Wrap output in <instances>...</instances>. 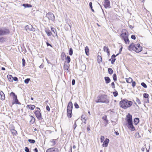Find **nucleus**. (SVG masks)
I'll return each mask as SVG.
<instances>
[{
    "label": "nucleus",
    "instance_id": "nucleus-55",
    "mask_svg": "<svg viewBox=\"0 0 152 152\" xmlns=\"http://www.w3.org/2000/svg\"><path fill=\"white\" fill-rule=\"evenodd\" d=\"M76 126H77V125L76 124V121L73 126V127L74 129H75Z\"/></svg>",
    "mask_w": 152,
    "mask_h": 152
},
{
    "label": "nucleus",
    "instance_id": "nucleus-34",
    "mask_svg": "<svg viewBox=\"0 0 152 152\" xmlns=\"http://www.w3.org/2000/svg\"><path fill=\"white\" fill-rule=\"evenodd\" d=\"M103 50H104V52H107L108 51H109V49H108V47H106V46H105L104 47Z\"/></svg>",
    "mask_w": 152,
    "mask_h": 152
},
{
    "label": "nucleus",
    "instance_id": "nucleus-5",
    "mask_svg": "<svg viewBox=\"0 0 152 152\" xmlns=\"http://www.w3.org/2000/svg\"><path fill=\"white\" fill-rule=\"evenodd\" d=\"M47 17L49 20L53 21L55 20V16L51 12H49L47 14Z\"/></svg>",
    "mask_w": 152,
    "mask_h": 152
},
{
    "label": "nucleus",
    "instance_id": "nucleus-40",
    "mask_svg": "<svg viewBox=\"0 0 152 152\" xmlns=\"http://www.w3.org/2000/svg\"><path fill=\"white\" fill-rule=\"evenodd\" d=\"M69 55L70 56L72 55L73 54V50L72 48H70L69 50Z\"/></svg>",
    "mask_w": 152,
    "mask_h": 152
},
{
    "label": "nucleus",
    "instance_id": "nucleus-21",
    "mask_svg": "<svg viewBox=\"0 0 152 152\" xmlns=\"http://www.w3.org/2000/svg\"><path fill=\"white\" fill-rule=\"evenodd\" d=\"M30 124H32L34 123V122L35 121V118H34V117H33L32 116H31L30 117Z\"/></svg>",
    "mask_w": 152,
    "mask_h": 152
},
{
    "label": "nucleus",
    "instance_id": "nucleus-18",
    "mask_svg": "<svg viewBox=\"0 0 152 152\" xmlns=\"http://www.w3.org/2000/svg\"><path fill=\"white\" fill-rule=\"evenodd\" d=\"M46 152H57L55 148H51L48 149Z\"/></svg>",
    "mask_w": 152,
    "mask_h": 152
},
{
    "label": "nucleus",
    "instance_id": "nucleus-50",
    "mask_svg": "<svg viewBox=\"0 0 152 152\" xmlns=\"http://www.w3.org/2000/svg\"><path fill=\"white\" fill-rule=\"evenodd\" d=\"M51 142L52 143V145H54L56 144L55 141V140H53L51 141Z\"/></svg>",
    "mask_w": 152,
    "mask_h": 152
},
{
    "label": "nucleus",
    "instance_id": "nucleus-6",
    "mask_svg": "<svg viewBox=\"0 0 152 152\" xmlns=\"http://www.w3.org/2000/svg\"><path fill=\"white\" fill-rule=\"evenodd\" d=\"M135 50H134V51L136 52L137 53H139L142 50V48L140 46L139 44H136L135 45Z\"/></svg>",
    "mask_w": 152,
    "mask_h": 152
},
{
    "label": "nucleus",
    "instance_id": "nucleus-57",
    "mask_svg": "<svg viewBox=\"0 0 152 152\" xmlns=\"http://www.w3.org/2000/svg\"><path fill=\"white\" fill-rule=\"evenodd\" d=\"M89 5L90 7L91 8H92V3L91 2H90L89 3Z\"/></svg>",
    "mask_w": 152,
    "mask_h": 152
},
{
    "label": "nucleus",
    "instance_id": "nucleus-19",
    "mask_svg": "<svg viewBox=\"0 0 152 152\" xmlns=\"http://www.w3.org/2000/svg\"><path fill=\"white\" fill-rule=\"evenodd\" d=\"M85 50L86 54L87 56H88L89 54V49L88 47L87 46H86L85 47Z\"/></svg>",
    "mask_w": 152,
    "mask_h": 152
},
{
    "label": "nucleus",
    "instance_id": "nucleus-38",
    "mask_svg": "<svg viewBox=\"0 0 152 152\" xmlns=\"http://www.w3.org/2000/svg\"><path fill=\"white\" fill-rule=\"evenodd\" d=\"M135 100L139 104H141V102L140 100L137 97L135 98Z\"/></svg>",
    "mask_w": 152,
    "mask_h": 152
},
{
    "label": "nucleus",
    "instance_id": "nucleus-42",
    "mask_svg": "<svg viewBox=\"0 0 152 152\" xmlns=\"http://www.w3.org/2000/svg\"><path fill=\"white\" fill-rule=\"evenodd\" d=\"M28 141L29 142L32 143H34L35 142L34 140L29 139Z\"/></svg>",
    "mask_w": 152,
    "mask_h": 152
},
{
    "label": "nucleus",
    "instance_id": "nucleus-25",
    "mask_svg": "<svg viewBox=\"0 0 152 152\" xmlns=\"http://www.w3.org/2000/svg\"><path fill=\"white\" fill-rule=\"evenodd\" d=\"M45 32L48 36H51L52 34V33L48 29H46L45 30Z\"/></svg>",
    "mask_w": 152,
    "mask_h": 152
},
{
    "label": "nucleus",
    "instance_id": "nucleus-33",
    "mask_svg": "<svg viewBox=\"0 0 152 152\" xmlns=\"http://www.w3.org/2000/svg\"><path fill=\"white\" fill-rule=\"evenodd\" d=\"M108 72L109 73L110 75L112 74L113 73V71L111 68H109L108 69Z\"/></svg>",
    "mask_w": 152,
    "mask_h": 152
},
{
    "label": "nucleus",
    "instance_id": "nucleus-59",
    "mask_svg": "<svg viewBox=\"0 0 152 152\" xmlns=\"http://www.w3.org/2000/svg\"><path fill=\"white\" fill-rule=\"evenodd\" d=\"M46 109L47 110L49 111L50 110V108L48 106H47L46 107Z\"/></svg>",
    "mask_w": 152,
    "mask_h": 152
},
{
    "label": "nucleus",
    "instance_id": "nucleus-17",
    "mask_svg": "<svg viewBox=\"0 0 152 152\" xmlns=\"http://www.w3.org/2000/svg\"><path fill=\"white\" fill-rule=\"evenodd\" d=\"M0 95L1 96V99L2 100H4L5 99V97L4 94L2 91L0 92Z\"/></svg>",
    "mask_w": 152,
    "mask_h": 152
},
{
    "label": "nucleus",
    "instance_id": "nucleus-23",
    "mask_svg": "<svg viewBox=\"0 0 152 152\" xmlns=\"http://www.w3.org/2000/svg\"><path fill=\"white\" fill-rule=\"evenodd\" d=\"M7 78L9 80L10 82H12L13 80V77L11 75H8L7 76Z\"/></svg>",
    "mask_w": 152,
    "mask_h": 152
},
{
    "label": "nucleus",
    "instance_id": "nucleus-35",
    "mask_svg": "<svg viewBox=\"0 0 152 152\" xmlns=\"http://www.w3.org/2000/svg\"><path fill=\"white\" fill-rule=\"evenodd\" d=\"M135 136L136 138H139L141 137L139 133L137 132L135 134Z\"/></svg>",
    "mask_w": 152,
    "mask_h": 152
},
{
    "label": "nucleus",
    "instance_id": "nucleus-24",
    "mask_svg": "<svg viewBox=\"0 0 152 152\" xmlns=\"http://www.w3.org/2000/svg\"><path fill=\"white\" fill-rule=\"evenodd\" d=\"M51 31L55 34V36L58 37V35L56 33V30L53 27H51Z\"/></svg>",
    "mask_w": 152,
    "mask_h": 152
},
{
    "label": "nucleus",
    "instance_id": "nucleus-49",
    "mask_svg": "<svg viewBox=\"0 0 152 152\" xmlns=\"http://www.w3.org/2000/svg\"><path fill=\"white\" fill-rule=\"evenodd\" d=\"M25 151L26 152H29V149L27 147H26L25 148Z\"/></svg>",
    "mask_w": 152,
    "mask_h": 152
},
{
    "label": "nucleus",
    "instance_id": "nucleus-54",
    "mask_svg": "<svg viewBox=\"0 0 152 152\" xmlns=\"http://www.w3.org/2000/svg\"><path fill=\"white\" fill-rule=\"evenodd\" d=\"M115 60H116L115 58H113V59H112V60L111 61V63L112 64H113L114 62H115Z\"/></svg>",
    "mask_w": 152,
    "mask_h": 152
},
{
    "label": "nucleus",
    "instance_id": "nucleus-28",
    "mask_svg": "<svg viewBox=\"0 0 152 152\" xmlns=\"http://www.w3.org/2000/svg\"><path fill=\"white\" fill-rule=\"evenodd\" d=\"M132 79L131 77L126 79V82L128 83H131L132 81Z\"/></svg>",
    "mask_w": 152,
    "mask_h": 152
},
{
    "label": "nucleus",
    "instance_id": "nucleus-30",
    "mask_svg": "<svg viewBox=\"0 0 152 152\" xmlns=\"http://www.w3.org/2000/svg\"><path fill=\"white\" fill-rule=\"evenodd\" d=\"M139 119L138 118H136L134 120V123L135 125H136L139 122Z\"/></svg>",
    "mask_w": 152,
    "mask_h": 152
},
{
    "label": "nucleus",
    "instance_id": "nucleus-47",
    "mask_svg": "<svg viewBox=\"0 0 152 152\" xmlns=\"http://www.w3.org/2000/svg\"><path fill=\"white\" fill-rule=\"evenodd\" d=\"M22 64L23 66H25V60L24 58H23L22 59Z\"/></svg>",
    "mask_w": 152,
    "mask_h": 152
},
{
    "label": "nucleus",
    "instance_id": "nucleus-20",
    "mask_svg": "<svg viewBox=\"0 0 152 152\" xmlns=\"http://www.w3.org/2000/svg\"><path fill=\"white\" fill-rule=\"evenodd\" d=\"M6 38L5 37H0V42H4L6 41Z\"/></svg>",
    "mask_w": 152,
    "mask_h": 152
},
{
    "label": "nucleus",
    "instance_id": "nucleus-15",
    "mask_svg": "<svg viewBox=\"0 0 152 152\" xmlns=\"http://www.w3.org/2000/svg\"><path fill=\"white\" fill-rule=\"evenodd\" d=\"M128 124L129 129L132 131H134L135 130V129L133 125L132 122L131 123Z\"/></svg>",
    "mask_w": 152,
    "mask_h": 152
},
{
    "label": "nucleus",
    "instance_id": "nucleus-52",
    "mask_svg": "<svg viewBox=\"0 0 152 152\" xmlns=\"http://www.w3.org/2000/svg\"><path fill=\"white\" fill-rule=\"evenodd\" d=\"M136 85V83L135 82L132 81V86H133V87H134Z\"/></svg>",
    "mask_w": 152,
    "mask_h": 152
},
{
    "label": "nucleus",
    "instance_id": "nucleus-14",
    "mask_svg": "<svg viewBox=\"0 0 152 152\" xmlns=\"http://www.w3.org/2000/svg\"><path fill=\"white\" fill-rule=\"evenodd\" d=\"M109 142V140L106 138L102 144V146L104 147H106L107 146Z\"/></svg>",
    "mask_w": 152,
    "mask_h": 152
},
{
    "label": "nucleus",
    "instance_id": "nucleus-32",
    "mask_svg": "<svg viewBox=\"0 0 152 152\" xmlns=\"http://www.w3.org/2000/svg\"><path fill=\"white\" fill-rule=\"evenodd\" d=\"M81 119L83 122H84V123L86 124V120L85 119V118L84 117L83 115H82L81 117Z\"/></svg>",
    "mask_w": 152,
    "mask_h": 152
},
{
    "label": "nucleus",
    "instance_id": "nucleus-1",
    "mask_svg": "<svg viewBox=\"0 0 152 152\" xmlns=\"http://www.w3.org/2000/svg\"><path fill=\"white\" fill-rule=\"evenodd\" d=\"M132 103L131 101L123 99L120 102L119 104L120 106L122 108L126 109L130 107L132 105Z\"/></svg>",
    "mask_w": 152,
    "mask_h": 152
},
{
    "label": "nucleus",
    "instance_id": "nucleus-58",
    "mask_svg": "<svg viewBox=\"0 0 152 152\" xmlns=\"http://www.w3.org/2000/svg\"><path fill=\"white\" fill-rule=\"evenodd\" d=\"M75 83V80H73L72 81V84L73 85H74Z\"/></svg>",
    "mask_w": 152,
    "mask_h": 152
},
{
    "label": "nucleus",
    "instance_id": "nucleus-61",
    "mask_svg": "<svg viewBox=\"0 0 152 152\" xmlns=\"http://www.w3.org/2000/svg\"><path fill=\"white\" fill-rule=\"evenodd\" d=\"M46 44H47V46H50L51 47H52V46H51V45L50 44H49V43H48V42H46Z\"/></svg>",
    "mask_w": 152,
    "mask_h": 152
},
{
    "label": "nucleus",
    "instance_id": "nucleus-62",
    "mask_svg": "<svg viewBox=\"0 0 152 152\" xmlns=\"http://www.w3.org/2000/svg\"><path fill=\"white\" fill-rule=\"evenodd\" d=\"M34 151L35 152H38V150L37 149V148H35L34 149Z\"/></svg>",
    "mask_w": 152,
    "mask_h": 152
},
{
    "label": "nucleus",
    "instance_id": "nucleus-37",
    "mask_svg": "<svg viewBox=\"0 0 152 152\" xmlns=\"http://www.w3.org/2000/svg\"><path fill=\"white\" fill-rule=\"evenodd\" d=\"M66 60L68 63H69L70 61V58L69 56H67L66 58Z\"/></svg>",
    "mask_w": 152,
    "mask_h": 152
},
{
    "label": "nucleus",
    "instance_id": "nucleus-2",
    "mask_svg": "<svg viewBox=\"0 0 152 152\" xmlns=\"http://www.w3.org/2000/svg\"><path fill=\"white\" fill-rule=\"evenodd\" d=\"M95 101L96 103H104L107 104L109 103V100L106 95H99L98 96Z\"/></svg>",
    "mask_w": 152,
    "mask_h": 152
},
{
    "label": "nucleus",
    "instance_id": "nucleus-60",
    "mask_svg": "<svg viewBox=\"0 0 152 152\" xmlns=\"http://www.w3.org/2000/svg\"><path fill=\"white\" fill-rule=\"evenodd\" d=\"M119 54V53H118V54H117L116 55V56H115V55H114V54H113V55L112 56V57H113V58H115V57H116V56H118V55Z\"/></svg>",
    "mask_w": 152,
    "mask_h": 152
},
{
    "label": "nucleus",
    "instance_id": "nucleus-10",
    "mask_svg": "<svg viewBox=\"0 0 152 152\" xmlns=\"http://www.w3.org/2000/svg\"><path fill=\"white\" fill-rule=\"evenodd\" d=\"M73 108L72 103L71 102H70L68 104L67 107V111L70 112V111L72 112Z\"/></svg>",
    "mask_w": 152,
    "mask_h": 152
},
{
    "label": "nucleus",
    "instance_id": "nucleus-31",
    "mask_svg": "<svg viewBox=\"0 0 152 152\" xmlns=\"http://www.w3.org/2000/svg\"><path fill=\"white\" fill-rule=\"evenodd\" d=\"M98 63H100L102 61V57L101 56H98Z\"/></svg>",
    "mask_w": 152,
    "mask_h": 152
},
{
    "label": "nucleus",
    "instance_id": "nucleus-8",
    "mask_svg": "<svg viewBox=\"0 0 152 152\" xmlns=\"http://www.w3.org/2000/svg\"><path fill=\"white\" fill-rule=\"evenodd\" d=\"M34 113L36 115L37 118L39 120H40L42 118V115L40 111L39 110H37L34 112Z\"/></svg>",
    "mask_w": 152,
    "mask_h": 152
},
{
    "label": "nucleus",
    "instance_id": "nucleus-41",
    "mask_svg": "<svg viewBox=\"0 0 152 152\" xmlns=\"http://www.w3.org/2000/svg\"><path fill=\"white\" fill-rule=\"evenodd\" d=\"M141 85L142 86L145 88H146L147 87V85L144 82L142 83H141Z\"/></svg>",
    "mask_w": 152,
    "mask_h": 152
},
{
    "label": "nucleus",
    "instance_id": "nucleus-44",
    "mask_svg": "<svg viewBox=\"0 0 152 152\" xmlns=\"http://www.w3.org/2000/svg\"><path fill=\"white\" fill-rule=\"evenodd\" d=\"M30 79L29 78H27L26 79L24 80L25 83H26V84L28 83L29 82V81H30Z\"/></svg>",
    "mask_w": 152,
    "mask_h": 152
},
{
    "label": "nucleus",
    "instance_id": "nucleus-9",
    "mask_svg": "<svg viewBox=\"0 0 152 152\" xmlns=\"http://www.w3.org/2000/svg\"><path fill=\"white\" fill-rule=\"evenodd\" d=\"M11 95H12L13 96V99L15 101V103L17 104H20V103L19 102L17 98V95H15V93L13 92L11 93Z\"/></svg>",
    "mask_w": 152,
    "mask_h": 152
},
{
    "label": "nucleus",
    "instance_id": "nucleus-11",
    "mask_svg": "<svg viewBox=\"0 0 152 152\" xmlns=\"http://www.w3.org/2000/svg\"><path fill=\"white\" fill-rule=\"evenodd\" d=\"M135 45L136 44H134L133 43H132L128 47V49L131 51L132 50H135Z\"/></svg>",
    "mask_w": 152,
    "mask_h": 152
},
{
    "label": "nucleus",
    "instance_id": "nucleus-45",
    "mask_svg": "<svg viewBox=\"0 0 152 152\" xmlns=\"http://www.w3.org/2000/svg\"><path fill=\"white\" fill-rule=\"evenodd\" d=\"M113 94L114 96L116 97L118 96V93L117 91H115L113 92Z\"/></svg>",
    "mask_w": 152,
    "mask_h": 152
},
{
    "label": "nucleus",
    "instance_id": "nucleus-36",
    "mask_svg": "<svg viewBox=\"0 0 152 152\" xmlns=\"http://www.w3.org/2000/svg\"><path fill=\"white\" fill-rule=\"evenodd\" d=\"M30 106L29 105H28L27 107H28L29 109H30L31 110H33L35 108V106L34 105H32L30 106L31 107H30Z\"/></svg>",
    "mask_w": 152,
    "mask_h": 152
},
{
    "label": "nucleus",
    "instance_id": "nucleus-4",
    "mask_svg": "<svg viewBox=\"0 0 152 152\" xmlns=\"http://www.w3.org/2000/svg\"><path fill=\"white\" fill-rule=\"evenodd\" d=\"M121 37L122 39L124 40L126 44H129V41L128 37V33L126 32L122 33L121 35Z\"/></svg>",
    "mask_w": 152,
    "mask_h": 152
},
{
    "label": "nucleus",
    "instance_id": "nucleus-64",
    "mask_svg": "<svg viewBox=\"0 0 152 152\" xmlns=\"http://www.w3.org/2000/svg\"><path fill=\"white\" fill-rule=\"evenodd\" d=\"M122 47L120 49V50H119V54L121 53V51L122 50Z\"/></svg>",
    "mask_w": 152,
    "mask_h": 152
},
{
    "label": "nucleus",
    "instance_id": "nucleus-39",
    "mask_svg": "<svg viewBox=\"0 0 152 152\" xmlns=\"http://www.w3.org/2000/svg\"><path fill=\"white\" fill-rule=\"evenodd\" d=\"M113 79L115 82L117 80L116 75L115 74H114L113 75Z\"/></svg>",
    "mask_w": 152,
    "mask_h": 152
},
{
    "label": "nucleus",
    "instance_id": "nucleus-26",
    "mask_svg": "<svg viewBox=\"0 0 152 152\" xmlns=\"http://www.w3.org/2000/svg\"><path fill=\"white\" fill-rule=\"evenodd\" d=\"M23 6L25 8L26 7H32V5L30 4H23Z\"/></svg>",
    "mask_w": 152,
    "mask_h": 152
},
{
    "label": "nucleus",
    "instance_id": "nucleus-51",
    "mask_svg": "<svg viewBox=\"0 0 152 152\" xmlns=\"http://www.w3.org/2000/svg\"><path fill=\"white\" fill-rule=\"evenodd\" d=\"M131 38L132 39H136L135 36L134 35H132L131 36Z\"/></svg>",
    "mask_w": 152,
    "mask_h": 152
},
{
    "label": "nucleus",
    "instance_id": "nucleus-48",
    "mask_svg": "<svg viewBox=\"0 0 152 152\" xmlns=\"http://www.w3.org/2000/svg\"><path fill=\"white\" fill-rule=\"evenodd\" d=\"M74 105L75 108H79V105L76 102L75 103Z\"/></svg>",
    "mask_w": 152,
    "mask_h": 152
},
{
    "label": "nucleus",
    "instance_id": "nucleus-12",
    "mask_svg": "<svg viewBox=\"0 0 152 152\" xmlns=\"http://www.w3.org/2000/svg\"><path fill=\"white\" fill-rule=\"evenodd\" d=\"M126 121H127L128 124L132 122V116L129 114L126 116Z\"/></svg>",
    "mask_w": 152,
    "mask_h": 152
},
{
    "label": "nucleus",
    "instance_id": "nucleus-27",
    "mask_svg": "<svg viewBox=\"0 0 152 152\" xmlns=\"http://www.w3.org/2000/svg\"><path fill=\"white\" fill-rule=\"evenodd\" d=\"M11 132L12 134L14 135H16L17 134V132L16 130H15L14 129H12L11 130Z\"/></svg>",
    "mask_w": 152,
    "mask_h": 152
},
{
    "label": "nucleus",
    "instance_id": "nucleus-53",
    "mask_svg": "<svg viewBox=\"0 0 152 152\" xmlns=\"http://www.w3.org/2000/svg\"><path fill=\"white\" fill-rule=\"evenodd\" d=\"M13 80L15 81H18V79L16 77H13Z\"/></svg>",
    "mask_w": 152,
    "mask_h": 152
},
{
    "label": "nucleus",
    "instance_id": "nucleus-29",
    "mask_svg": "<svg viewBox=\"0 0 152 152\" xmlns=\"http://www.w3.org/2000/svg\"><path fill=\"white\" fill-rule=\"evenodd\" d=\"M67 116L69 118H70L72 117V112L70 111L69 112L68 111H67Z\"/></svg>",
    "mask_w": 152,
    "mask_h": 152
},
{
    "label": "nucleus",
    "instance_id": "nucleus-56",
    "mask_svg": "<svg viewBox=\"0 0 152 152\" xmlns=\"http://www.w3.org/2000/svg\"><path fill=\"white\" fill-rule=\"evenodd\" d=\"M111 86H112V87L113 88H115V83H114L113 82L111 83Z\"/></svg>",
    "mask_w": 152,
    "mask_h": 152
},
{
    "label": "nucleus",
    "instance_id": "nucleus-13",
    "mask_svg": "<svg viewBox=\"0 0 152 152\" xmlns=\"http://www.w3.org/2000/svg\"><path fill=\"white\" fill-rule=\"evenodd\" d=\"M25 29L27 31H33L34 30V28L31 25L26 26L25 27Z\"/></svg>",
    "mask_w": 152,
    "mask_h": 152
},
{
    "label": "nucleus",
    "instance_id": "nucleus-7",
    "mask_svg": "<svg viewBox=\"0 0 152 152\" xmlns=\"http://www.w3.org/2000/svg\"><path fill=\"white\" fill-rule=\"evenodd\" d=\"M104 6L105 8H110L111 7L110 5V2L108 0H105L103 3Z\"/></svg>",
    "mask_w": 152,
    "mask_h": 152
},
{
    "label": "nucleus",
    "instance_id": "nucleus-16",
    "mask_svg": "<svg viewBox=\"0 0 152 152\" xmlns=\"http://www.w3.org/2000/svg\"><path fill=\"white\" fill-rule=\"evenodd\" d=\"M102 119L104 121H106V123H105V125L104 126H106L108 124V120L107 119V117L106 115L103 116L102 117Z\"/></svg>",
    "mask_w": 152,
    "mask_h": 152
},
{
    "label": "nucleus",
    "instance_id": "nucleus-3",
    "mask_svg": "<svg viewBox=\"0 0 152 152\" xmlns=\"http://www.w3.org/2000/svg\"><path fill=\"white\" fill-rule=\"evenodd\" d=\"M10 30L6 28H0V37L9 34Z\"/></svg>",
    "mask_w": 152,
    "mask_h": 152
},
{
    "label": "nucleus",
    "instance_id": "nucleus-43",
    "mask_svg": "<svg viewBox=\"0 0 152 152\" xmlns=\"http://www.w3.org/2000/svg\"><path fill=\"white\" fill-rule=\"evenodd\" d=\"M149 95L147 93H144L143 94V97L145 98H148V97Z\"/></svg>",
    "mask_w": 152,
    "mask_h": 152
},
{
    "label": "nucleus",
    "instance_id": "nucleus-63",
    "mask_svg": "<svg viewBox=\"0 0 152 152\" xmlns=\"http://www.w3.org/2000/svg\"><path fill=\"white\" fill-rule=\"evenodd\" d=\"M115 134H116V135H118L119 134V133L118 132H115Z\"/></svg>",
    "mask_w": 152,
    "mask_h": 152
},
{
    "label": "nucleus",
    "instance_id": "nucleus-46",
    "mask_svg": "<svg viewBox=\"0 0 152 152\" xmlns=\"http://www.w3.org/2000/svg\"><path fill=\"white\" fill-rule=\"evenodd\" d=\"M104 136H101V138H100L101 142H103V141H104Z\"/></svg>",
    "mask_w": 152,
    "mask_h": 152
},
{
    "label": "nucleus",
    "instance_id": "nucleus-22",
    "mask_svg": "<svg viewBox=\"0 0 152 152\" xmlns=\"http://www.w3.org/2000/svg\"><path fill=\"white\" fill-rule=\"evenodd\" d=\"M104 80L105 81L106 83L107 84L109 83L110 81V79L109 77H105Z\"/></svg>",
    "mask_w": 152,
    "mask_h": 152
}]
</instances>
